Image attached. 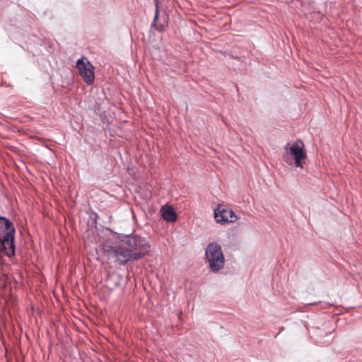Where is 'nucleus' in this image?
Listing matches in <instances>:
<instances>
[{
    "label": "nucleus",
    "instance_id": "f257e3e1",
    "mask_svg": "<svg viewBox=\"0 0 362 362\" xmlns=\"http://www.w3.org/2000/svg\"><path fill=\"white\" fill-rule=\"evenodd\" d=\"M104 251L109 259L123 264L131 260L141 259L148 254L150 245L146 239L136 235H126L121 240V245L104 246Z\"/></svg>",
    "mask_w": 362,
    "mask_h": 362
},
{
    "label": "nucleus",
    "instance_id": "f03ea898",
    "mask_svg": "<svg viewBox=\"0 0 362 362\" xmlns=\"http://www.w3.org/2000/svg\"><path fill=\"white\" fill-rule=\"evenodd\" d=\"M307 158L305 144L300 139L288 142L284 147L283 160L291 168L303 169Z\"/></svg>",
    "mask_w": 362,
    "mask_h": 362
},
{
    "label": "nucleus",
    "instance_id": "7ed1b4c3",
    "mask_svg": "<svg viewBox=\"0 0 362 362\" xmlns=\"http://www.w3.org/2000/svg\"><path fill=\"white\" fill-rule=\"evenodd\" d=\"M204 261L213 273H218L223 269L226 258L219 243L211 242L206 245L204 250Z\"/></svg>",
    "mask_w": 362,
    "mask_h": 362
},
{
    "label": "nucleus",
    "instance_id": "20e7f679",
    "mask_svg": "<svg viewBox=\"0 0 362 362\" xmlns=\"http://www.w3.org/2000/svg\"><path fill=\"white\" fill-rule=\"evenodd\" d=\"M14 233L12 223L6 218L0 217V250L8 257L13 256L15 252Z\"/></svg>",
    "mask_w": 362,
    "mask_h": 362
},
{
    "label": "nucleus",
    "instance_id": "39448f33",
    "mask_svg": "<svg viewBox=\"0 0 362 362\" xmlns=\"http://www.w3.org/2000/svg\"><path fill=\"white\" fill-rule=\"evenodd\" d=\"M215 221L222 226L235 223L239 217L232 209L218 205L214 211Z\"/></svg>",
    "mask_w": 362,
    "mask_h": 362
},
{
    "label": "nucleus",
    "instance_id": "423d86ee",
    "mask_svg": "<svg viewBox=\"0 0 362 362\" xmlns=\"http://www.w3.org/2000/svg\"><path fill=\"white\" fill-rule=\"evenodd\" d=\"M76 68L86 83L88 85L93 83L95 81V68L87 59L82 58L78 59Z\"/></svg>",
    "mask_w": 362,
    "mask_h": 362
},
{
    "label": "nucleus",
    "instance_id": "0eeeda50",
    "mask_svg": "<svg viewBox=\"0 0 362 362\" xmlns=\"http://www.w3.org/2000/svg\"><path fill=\"white\" fill-rule=\"evenodd\" d=\"M160 214L166 221L173 223L177 221V215L172 206L165 205L162 206Z\"/></svg>",
    "mask_w": 362,
    "mask_h": 362
},
{
    "label": "nucleus",
    "instance_id": "6e6552de",
    "mask_svg": "<svg viewBox=\"0 0 362 362\" xmlns=\"http://www.w3.org/2000/svg\"><path fill=\"white\" fill-rule=\"evenodd\" d=\"M158 7H156V16H155V19L157 18L158 17Z\"/></svg>",
    "mask_w": 362,
    "mask_h": 362
}]
</instances>
